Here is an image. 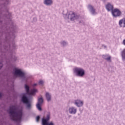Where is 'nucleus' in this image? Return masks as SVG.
Masks as SVG:
<instances>
[{
	"label": "nucleus",
	"instance_id": "f257e3e1",
	"mask_svg": "<svg viewBox=\"0 0 125 125\" xmlns=\"http://www.w3.org/2000/svg\"><path fill=\"white\" fill-rule=\"evenodd\" d=\"M9 110V114L11 120L15 121V122H20V121H21L22 115H23L22 110L18 111L17 107L13 105L10 107Z\"/></svg>",
	"mask_w": 125,
	"mask_h": 125
},
{
	"label": "nucleus",
	"instance_id": "f03ea898",
	"mask_svg": "<svg viewBox=\"0 0 125 125\" xmlns=\"http://www.w3.org/2000/svg\"><path fill=\"white\" fill-rule=\"evenodd\" d=\"M50 119V115L49 114L47 115L46 119L43 118L42 119V125H54V123L53 122H48Z\"/></svg>",
	"mask_w": 125,
	"mask_h": 125
},
{
	"label": "nucleus",
	"instance_id": "7ed1b4c3",
	"mask_svg": "<svg viewBox=\"0 0 125 125\" xmlns=\"http://www.w3.org/2000/svg\"><path fill=\"white\" fill-rule=\"evenodd\" d=\"M74 72L77 76L83 77L84 75V70L81 68L77 67L74 69Z\"/></svg>",
	"mask_w": 125,
	"mask_h": 125
},
{
	"label": "nucleus",
	"instance_id": "20e7f679",
	"mask_svg": "<svg viewBox=\"0 0 125 125\" xmlns=\"http://www.w3.org/2000/svg\"><path fill=\"white\" fill-rule=\"evenodd\" d=\"M68 19H70L71 21H74L76 19L79 18V16L76 15L74 12H70L68 16Z\"/></svg>",
	"mask_w": 125,
	"mask_h": 125
},
{
	"label": "nucleus",
	"instance_id": "39448f33",
	"mask_svg": "<svg viewBox=\"0 0 125 125\" xmlns=\"http://www.w3.org/2000/svg\"><path fill=\"white\" fill-rule=\"evenodd\" d=\"M21 100L23 103L26 104L27 108H28V109H30V108H31V103H30L29 99H28V98L25 96H23L22 97Z\"/></svg>",
	"mask_w": 125,
	"mask_h": 125
},
{
	"label": "nucleus",
	"instance_id": "423d86ee",
	"mask_svg": "<svg viewBox=\"0 0 125 125\" xmlns=\"http://www.w3.org/2000/svg\"><path fill=\"white\" fill-rule=\"evenodd\" d=\"M25 88L26 90L27 94H29V95H33V94L36 93V92L37 91V90L36 89H33L30 91L29 86L27 85H25Z\"/></svg>",
	"mask_w": 125,
	"mask_h": 125
},
{
	"label": "nucleus",
	"instance_id": "0eeeda50",
	"mask_svg": "<svg viewBox=\"0 0 125 125\" xmlns=\"http://www.w3.org/2000/svg\"><path fill=\"white\" fill-rule=\"evenodd\" d=\"M112 14L114 17H119L122 15V12L118 9H114L112 11Z\"/></svg>",
	"mask_w": 125,
	"mask_h": 125
},
{
	"label": "nucleus",
	"instance_id": "6e6552de",
	"mask_svg": "<svg viewBox=\"0 0 125 125\" xmlns=\"http://www.w3.org/2000/svg\"><path fill=\"white\" fill-rule=\"evenodd\" d=\"M15 76H19V77H24L25 76V74L21 71L20 69H15Z\"/></svg>",
	"mask_w": 125,
	"mask_h": 125
},
{
	"label": "nucleus",
	"instance_id": "1a4fd4ad",
	"mask_svg": "<svg viewBox=\"0 0 125 125\" xmlns=\"http://www.w3.org/2000/svg\"><path fill=\"white\" fill-rule=\"evenodd\" d=\"M43 102V99H42V98H40L38 99V102L37 104V108L39 111H42V107H41V106H42Z\"/></svg>",
	"mask_w": 125,
	"mask_h": 125
},
{
	"label": "nucleus",
	"instance_id": "9d476101",
	"mask_svg": "<svg viewBox=\"0 0 125 125\" xmlns=\"http://www.w3.org/2000/svg\"><path fill=\"white\" fill-rule=\"evenodd\" d=\"M119 25L121 28H125V18H123L119 21Z\"/></svg>",
	"mask_w": 125,
	"mask_h": 125
},
{
	"label": "nucleus",
	"instance_id": "9b49d317",
	"mask_svg": "<svg viewBox=\"0 0 125 125\" xmlns=\"http://www.w3.org/2000/svg\"><path fill=\"white\" fill-rule=\"evenodd\" d=\"M75 104L77 107H81V106H83V103L80 100H77L75 101Z\"/></svg>",
	"mask_w": 125,
	"mask_h": 125
},
{
	"label": "nucleus",
	"instance_id": "f8f14e48",
	"mask_svg": "<svg viewBox=\"0 0 125 125\" xmlns=\"http://www.w3.org/2000/svg\"><path fill=\"white\" fill-rule=\"evenodd\" d=\"M106 8L108 11H110V10L113 11V6L110 3H108L106 5Z\"/></svg>",
	"mask_w": 125,
	"mask_h": 125
},
{
	"label": "nucleus",
	"instance_id": "ddd939ff",
	"mask_svg": "<svg viewBox=\"0 0 125 125\" xmlns=\"http://www.w3.org/2000/svg\"><path fill=\"white\" fill-rule=\"evenodd\" d=\"M70 114H75L77 113V109L74 107H71L69 109Z\"/></svg>",
	"mask_w": 125,
	"mask_h": 125
},
{
	"label": "nucleus",
	"instance_id": "4468645a",
	"mask_svg": "<svg viewBox=\"0 0 125 125\" xmlns=\"http://www.w3.org/2000/svg\"><path fill=\"white\" fill-rule=\"evenodd\" d=\"M88 8L91 10V11L93 14H94L95 13V9L93 8L91 5H89L88 6Z\"/></svg>",
	"mask_w": 125,
	"mask_h": 125
},
{
	"label": "nucleus",
	"instance_id": "2eb2a0df",
	"mask_svg": "<svg viewBox=\"0 0 125 125\" xmlns=\"http://www.w3.org/2000/svg\"><path fill=\"white\" fill-rule=\"evenodd\" d=\"M44 3L47 5H50L52 3V0H45L44 1Z\"/></svg>",
	"mask_w": 125,
	"mask_h": 125
},
{
	"label": "nucleus",
	"instance_id": "dca6fc26",
	"mask_svg": "<svg viewBox=\"0 0 125 125\" xmlns=\"http://www.w3.org/2000/svg\"><path fill=\"white\" fill-rule=\"evenodd\" d=\"M46 97L47 101H50L51 100V96L49 93H46Z\"/></svg>",
	"mask_w": 125,
	"mask_h": 125
},
{
	"label": "nucleus",
	"instance_id": "f3484780",
	"mask_svg": "<svg viewBox=\"0 0 125 125\" xmlns=\"http://www.w3.org/2000/svg\"><path fill=\"white\" fill-rule=\"evenodd\" d=\"M122 57L124 60H125V49L122 52Z\"/></svg>",
	"mask_w": 125,
	"mask_h": 125
},
{
	"label": "nucleus",
	"instance_id": "a211bd4d",
	"mask_svg": "<svg viewBox=\"0 0 125 125\" xmlns=\"http://www.w3.org/2000/svg\"><path fill=\"white\" fill-rule=\"evenodd\" d=\"M104 59L107 60V61H111V56L106 55L105 56Z\"/></svg>",
	"mask_w": 125,
	"mask_h": 125
},
{
	"label": "nucleus",
	"instance_id": "6ab92c4d",
	"mask_svg": "<svg viewBox=\"0 0 125 125\" xmlns=\"http://www.w3.org/2000/svg\"><path fill=\"white\" fill-rule=\"evenodd\" d=\"M39 121H40V116H38L36 117V122H39Z\"/></svg>",
	"mask_w": 125,
	"mask_h": 125
},
{
	"label": "nucleus",
	"instance_id": "aec40b11",
	"mask_svg": "<svg viewBox=\"0 0 125 125\" xmlns=\"http://www.w3.org/2000/svg\"><path fill=\"white\" fill-rule=\"evenodd\" d=\"M43 83V81H40L39 82V84H42Z\"/></svg>",
	"mask_w": 125,
	"mask_h": 125
},
{
	"label": "nucleus",
	"instance_id": "412c9836",
	"mask_svg": "<svg viewBox=\"0 0 125 125\" xmlns=\"http://www.w3.org/2000/svg\"><path fill=\"white\" fill-rule=\"evenodd\" d=\"M36 85H37V83H35L33 84V86H36Z\"/></svg>",
	"mask_w": 125,
	"mask_h": 125
},
{
	"label": "nucleus",
	"instance_id": "4be33fe9",
	"mask_svg": "<svg viewBox=\"0 0 125 125\" xmlns=\"http://www.w3.org/2000/svg\"><path fill=\"white\" fill-rule=\"evenodd\" d=\"M1 96H2L1 93H0V97H1Z\"/></svg>",
	"mask_w": 125,
	"mask_h": 125
},
{
	"label": "nucleus",
	"instance_id": "5701e85b",
	"mask_svg": "<svg viewBox=\"0 0 125 125\" xmlns=\"http://www.w3.org/2000/svg\"><path fill=\"white\" fill-rule=\"evenodd\" d=\"M63 44H64V43L66 44L65 42H62Z\"/></svg>",
	"mask_w": 125,
	"mask_h": 125
}]
</instances>
